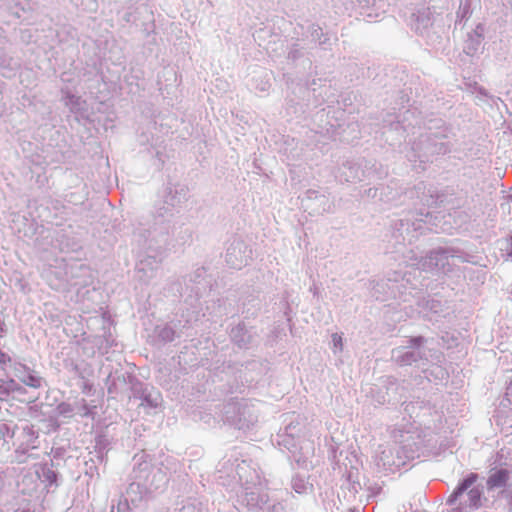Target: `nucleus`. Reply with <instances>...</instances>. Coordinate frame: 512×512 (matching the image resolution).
<instances>
[{"label": "nucleus", "instance_id": "f257e3e1", "mask_svg": "<svg viewBox=\"0 0 512 512\" xmlns=\"http://www.w3.org/2000/svg\"><path fill=\"white\" fill-rule=\"evenodd\" d=\"M388 175L387 169L375 159L364 157L343 161L337 171V178L341 182L357 183L367 181L371 184L382 180Z\"/></svg>", "mask_w": 512, "mask_h": 512}, {"label": "nucleus", "instance_id": "f03ea898", "mask_svg": "<svg viewBox=\"0 0 512 512\" xmlns=\"http://www.w3.org/2000/svg\"><path fill=\"white\" fill-rule=\"evenodd\" d=\"M409 25L411 30L432 48H438L443 44L445 23L442 19L435 18L430 8H422L412 13Z\"/></svg>", "mask_w": 512, "mask_h": 512}, {"label": "nucleus", "instance_id": "7ed1b4c3", "mask_svg": "<svg viewBox=\"0 0 512 512\" xmlns=\"http://www.w3.org/2000/svg\"><path fill=\"white\" fill-rule=\"evenodd\" d=\"M451 148L450 141L439 139L431 133L430 136L420 134L412 143L407 157L410 161L420 164L433 163L438 157L450 153Z\"/></svg>", "mask_w": 512, "mask_h": 512}, {"label": "nucleus", "instance_id": "20e7f679", "mask_svg": "<svg viewBox=\"0 0 512 512\" xmlns=\"http://www.w3.org/2000/svg\"><path fill=\"white\" fill-rule=\"evenodd\" d=\"M457 211L453 213H446L444 211L437 212H424L420 210L417 215L419 217L420 224L423 226V232L425 230L433 231L435 233H451L460 224L456 220Z\"/></svg>", "mask_w": 512, "mask_h": 512}, {"label": "nucleus", "instance_id": "39448f33", "mask_svg": "<svg viewBox=\"0 0 512 512\" xmlns=\"http://www.w3.org/2000/svg\"><path fill=\"white\" fill-rule=\"evenodd\" d=\"M382 135L385 142L390 146L401 144L406 137V128L403 125L400 115L387 112L382 118Z\"/></svg>", "mask_w": 512, "mask_h": 512}, {"label": "nucleus", "instance_id": "423d86ee", "mask_svg": "<svg viewBox=\"0 0 512 512\" xmlns=\"http://www.w3.org/2000/svg\"><path fill=\"white\" fill-rule=\"evenodd\" d=\"M188 187L184 184L173 183L169 178L163 189V206L158 208V215L164 216V213L170 208L180 205L188 199Z\"/></svg>", "mask_w": 512, "mask_h": 512}, {"label": "nucleus", "instance_id": "0eeeda50", "mask_svg": "<svg viewBox=\"0 0 512 512\" xmlns=\"http://www.w3.org/2000/svg\"><path fill=\"white\" fill-rule=\"evenodd\" d=\"M301 206L310 215H321L330 210L329 198L318 190L308 189L301 198Z\"/></svg>", "mask_w": 512, "mask_h": 512}, {"label": "nucleus", "instance_id": "6e6552de", "mask_svg": "<svg viewBox=\"0 0 512 512\" xmlns=\"http://www.w3.org/2000/svg\"><path fill=\"white\" fill-rule=\"evenodd\" d=\"M55 247L60 253H77L82 249V243L72 232L62 230L57 234Z\"/></svg>", "mask_w": 512, "mask_h": 512}, {"label": "nucleus", "instance_id": "1a4fd4ad", "mask_svg": "<svg viewBox=\"0 0 512 512\" xmlns=\"http://www.w3.org/2000/svg\"><path fill=\"white\" fill-rule=\"evenodd\" d=\"M55 209L56 207L53 205L52 201L46 200L37 204L30 215L39 219L42 223L58 226L60 223L57 221L58 216Z\"/></svg>", "mask_w": 512, "mask_h": 512}, {"label": "nucleus", "instance_id": "9d476101", "mask_svg": "<svg viewBox=\"0 0 512 512\" xmlns=\"http://www.w3.org/2000/svg\"><path fill=\"white\" fill-rule=\"evenodd\" d=\"M485 33V25L483 23H478L476 27L467 34V39L465 40L464 45V53L468 56H474L481 43L484 40Z\"/></svg>", "mask_w": 512, "mask_h": 512}, {"label": "nucleus", "instance_id": "9b49d317", "mask_svg": "<svg viewBox=\"0 0 512 512\" xmlns=\"http://www.w3.org/2000/svg\"><path fill=\"white\" fill-rule=\"evenodd\" d=\"M305 50L298 43H294L287 54V64L292 67L300 66L303 71L310 69L312 61L309 57L305 56Z\"/></svg>", "mask_w": 512, "mask_h": 512}, {"label": "nucleus", "instance_id": "f8f14e48", "mask_svg": "<svg viewBox=\"0 0 512 512\" xmlns=\"http://www.w3.org/2000/svg\"><path fill=\"white\" fill-rule=\"evenodd\" d=\"M425 132L421 133L422 135H429L430 133L438 136L439 139L449 141V133L451 132V128L446 124V122L441 118H429L424 122Z\"/></svg>", "mask_w": 512, "mask_h": 512}, {"label": "nucleus", "instance_id": "ddd939ff", "mask_svg": "<svg viewBox=\"0 0 512 512\" xmlns=\"http://www.w3.org/2000/svg\"><path fill=\"white\" fill-rule=\"evenodd\" d=\"M419 218L411 219H399L394 224V237L397 239L402 237L405 240L404 234L409 235L411 232L419 231L423 234V226L420 224Z\"/></svg>", "mask_w": 512, "mask_h": 512}, {"label": "nucleus", "instance_id": "4468645a", "mask_svg": "<svg viewBox=\"0 0 512 512\" xmlns=\"http://www.w3.org/2000/svg\"><path fill=\"white\" fill-rule=\"evenodd\" d=\"M13 222L19 224L18 231L22 232L25 237H32L38 234L39 228H42V225L39 226L35 221V217L29 219L25 215H16L13 219Z\"/></svg>", "mask_w": 512, "mask_h": 512}, {"label": "nucleus", "instance_id": "2eb2a0df", "mask_svg": "<svg viewBox=\"0 0 512 512\" xmlns=\"http://www.w3.org/2000/svg\"><path fill=\"white\" fill-rule=\"evenodd\" d=\"M510 479V472L507 469H494L490 471L486 482L488 490L505 487Z\"/></svg>", "mask_w": 512, "mask_h": 512}, {"label": "nucleus", "instance_id": "dca6fc26", "mask_svg": "<svg viewBox=\"0 0 512 512\" xmlns=\"http://www.w3.org/2000/svg\"><path fill=\"white\" fill-rule=\"evenodd\" d=\"M481 0H460V5L456 13L455 24L467 21L473 14L474 8L479 6Z\"/></svg>", "mask_w": 512, "mask_h": 512}, {"label": "nucleus", "instance_id": "f3484780", "mask_svg": "<svg viewBox=\"0 0 512 512\" xmlns=\"http://www.w3.org/2000/svg\"><path fill=\"white\" fill-rule=\"evenodd\" d=\"M61 93L64 104L69 107L72 113H79L83 110L85 101H83L80 96L73 94L69 89H62Z\"/></svg>", "mask_w": 512, "mask_h": 512}, {"label": "nucleus", "instance_id": "a211bd4d", "mask_svg": "<svg viewBox=\"0 0 512 512\" xmlns=\"http://www.w3.org/2000/svg\"><path fill=\"white\" fill-rule=\"evenodd\" d=\"M308 33L311 37V40L318 42L323 49H327L328 46H331L329 34L324 33L323 29L318 24L312 23L308 27Z\"/></svg>", "mask_w": 512, "mask_h": 512}, {"label": "nucleus", "instance_id": "6ab92c4d", "mask_svg": "<svg viewBox=\"0 0 512 512\" xmlns=\"http://www.w3.org/2000/svg\"><path fill=\"white\" fill-rule=\"evenodd\" d=\"M252 253L249 246L239 237H233L229 241V245L226 249V256H240L245 255L247 252Z\"/></svg>", "mask_w": 512, "mask_h": 512}, {"label": "nucleus", "instance_id": "aec40b11", "mask_svg": "<svg viewBox=\"0 0 512 512\" xmlns=\"http://www.w3.org/2000/svg\"><path fill=\"white\" fill-rule=\"evenodd\" d=\"M478 480V475L476 473H470L467 475L465 479H463L453 493L448 498V503H454L457 498L462 495L469 487H471Z\"/></svg>", "mask_w": 512, "mask_h": 512}, {"label": "nucleus", "instance_id": "412c9836", "mask_svg": "<svg viewBox=\"0 0 512 512\" xmlns=\"http://www.w3.org/2000/svg\"><path fill=\"white\" fill-rule=\"evenodd\" d=\"M411 93V87H404L397 91V96L395 99V107L396 108H405L406 106H410V97L409 94Z\"/></svg>", "mask_w": 512, "mask_h": 512}, {"label": "nucleus", "instance_id": "4be33fe9", "mask_svg": "<svg viewBox=\"0 0 512 512\" xmlns=\"http://www.w3.org/2000/svg\"><path fill=\"white\" fill-rule=\"evenodd\" d=\"M10 14L16 18H21L23 14L31 11L29 3L24 4L20 0H16L9 8Z\"/></svg>", "mask_w": 512, "mask_h": 512}, {"label": "nucleus", "instance_id": "5701e85b", "mask_svg": "<svg viewBox=\"0 0 512 512\" xmlns=\"http://www.w3.org/2000/svg\"><path fill=\"white\" fill-rule=\"evenodd\" d=\"M20 64L13 57L8 55H0V68L3 70H8L9 72H14L17 68H19Z\"/></svg>", "mask_w": 512, "mask_h": 512}, {"label": "nucleus", "instance_id": "b1692460", "mask_svg": "<svg viewBox=\"0 0 512 512\" xmlns=\"http://www.w3.org/2000/svg\"><path fill=\"white\" fill-rule=\"evenodd\" d=\"M468 501H469V506L471 508H473V509L480 508L482 505V492L477 488L471 489L468 492Z\"/></svg>", "mask_w": 512, "mask_h": 512}, {"label": "nucleus", "instance_id": "393cba45", "mask_svg": "<svg viewBox=\"0 0 512 512\" xmlns=\"http://www.w3.org/2000/svg\"><path fill=\"white\" fill-rule=\"evenodd\" d=\"M135 237H138V243L140 244L143 240V250L146 253V256H150L148 252L152 250V244L151 241L148 240V237L150 236V232L148 230H139L138 233L134 234Z\"/></svg>", "mask_w": 512, "mask_h": 512}, {"label": "nucleus", "instance_id": "a878e982", "mask_svg": "<svg viewBox=\"0 0 512 512\" xmlns=\"http://www.w3.org/2000/svg\"><path fill=\"white\" fill-rule=\"evenodd\" d=\"M446 195L444 193L435 192V194H430L426 201V205L429 207H440L444 203Z\"/></svg>", "mask_w": 512, "mask_h": 512}, {"label": "nucleus", "instance_id": "bb28decb", "mask_svg": "<svg viewBox=\"0 0 512 512\" xmlns=\"http://www.w3.org/2000/svg\"><path fill=\"white\" fill-rule=\"evenodd\" d=\"M457 251H455L453 248H449V247H437V248H433L431 250H429L425 256H435V257H438V256H448V254H450V256H454V253H456Z\"/></svg>", "mask_w": 512, "mask_h": 512}, {"label": "nucleus", "instance_id": "cd10ccee", "mask_svg": "<svg viewBox=\"0 0 512 512\" xmlns=\"http://www.w3.org/2000/svg\"><path fill=\"white\" fill-rule=\"evenodd\" d=\"M329 124H330V128L328 129V131L331 130L332 137L334 139H336L337 137H339L341 139L343 133L345 132V128H344L345 124L339 123L338 119H336V124H333V123H329Z\"/></svg>", "mask_w": 512, "mask_h": 512}, {"label": "nucleus", "instance_id": "c85d7f7f", "mask_svg": "<svg viewBox=\"0 0 512 512\" xmlns=\"http://www.w3.org/2000/svg\"><path fill=\"white\" fill-rule=\"evenodd\" d=\"M473 87H474V90L476 91V93L481 98H491V95L489 94L487 89L484 88L483 86L479 85L477 82H474Z\"/></svg>", "mask_w": 512, "mask_h": 512}, {"label": "nucleus", "instance_id": "c756f323", "mask_svg": "<svg viewBox=\"0 0 512 512\" xmlns=\"http://www.w3.org/2000/svg\"><path fill=\"white\" fill-rule=\"evenodd\" d=\"M362 9H368L375 4V0H357Z\"/></svg>", "mask_w": 512, "mask_h": 512}, {"label": "nucleus", "instance_id": "7c9ffc66", "mask_svg": "<svg viewBox=\"0 0 512 512\" xmlns=\"http://www.w3.org/2000/svg\"><path fill=\"white\" fill-rule=\"evenodd\" d=\"M25 383L32 387H39L40 386V380L37 377L29 376V380L25 381Z\"/></svg>", "mask_w": 512, "mask_h": 512}, {"label": "nucleus", "instance_id": "2f4dec72", "mask_svg": "<svg viewBox=\"0 0 512 512\" xmlns=\"http://www.w3.org/2000/svg\"><path fill=\"white\" fill-rule=\"evenodd\" d=\"M501 256H512V235L507 239L506 253Z\"/></svg>", "mask_w": 512, "mask_h": 512}, {"label": "nucleus", "instance_id": "473e14b6", "mask_svg": "<svg viewBox=\"0 0 512 512\" xmlns=\"http://www.w3.org/2000/svg\"><path fill=\"white\" fill-rule=\"evenodd\" d=\"M333 342L335 346L342 348V338L338 334L333 335Z\"/></svg>", "mask_w": 512, "mask_h": 512}, {"label": "nucleus", "instance_id": "72a5a7b5", "mask_svg": "<svg viewBox=\"0 0 512 512\" xmlns=\"http://www.w3.org/2000/svg\"><path fill=\"white\" fill-rule=\"evenodd\" d=\"M366 195L369 196V197H372L374 198L377 194V188L376 187H371L369 189H367L365 191Z\"/></svg>", "mask_w": 512, "mask_h": 512}, {"label": "nucleus", "instance_id": "f704fd0d", "mask_svg": "<svg viewBox=\"0 0 512 512\" xmlns=\"http://www.w3.org/2000/svg\"><path fill=\"white\" fill-rule=\"evenodd\" d=\"M144 31H145V34H146L147 37L150 36L151 33H154L153 30L149 31V30L145 29Z\"/></svg>", "mask_w": 512, "mask_h": 512}, {"label": "nucleus", "instance_id": "c9c22d12", "mask_svg": "<svg viewBox=\"0 0 512 512\" xmlns=\"http://www.w3.org/2000/svg\"><path fill=\"white\" fill-rule=\"evenodd\" d=\"M22 34H23V35H24V34H28V36H29V37L31 36V34H30V31H29V30H24V31H22Z\"/></svg>", "mask_w": 512, "mask_h": 512}, {"label": "nucleus", "instance_id": "e433bc0d", "mask_svg": "<svg viewBox=\"0 0 512 512\" xmlns=\"http://www.w3.org/2000/svg\"><path fill=\"white\" fill-rule=\"evenodd\" d=\"M395 253H399V254H401L402 256L404 255V251H402L401 249L396 250V251H395Z\"/></svg>", "mask_w": 512, "mask_h": 512}, {"label": "nucleus", "instance_id": "4c0bfd02", "mask_svg": "<svg viewBox=\"0 0 512 512\" xmlns=\"http://www.w3.org/2000/svg\"><path fill=\"white\" fill-rule=\"evenodd\" d=\"M3 29L0 27V39L3 38Z\"/></svg>", "mask_w": 512, "mask_h": 512}, {"label": "nucleus", "instance_id": "58836bf2", "mask_svg": "<svg viewBox=\"0 0 512 512\" xmlns=\"http://www.w3.org/2000/svg\"><path fill=\"white\" fill-rule=\"evenodd\" d=\"M463 256L469 257L471 255L469 253H465Z\"/></svg>", "mask_w": 512, "mask_h": 512}]
</instances>
